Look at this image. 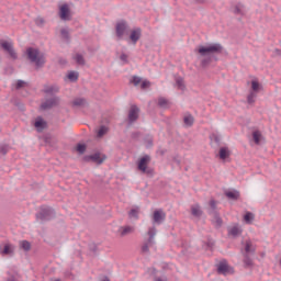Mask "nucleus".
I'll list each match as a JSON object with an SVG mask.
<instances>
[{"mask_svg": "<svg viewBox=\"0 0 281 281\" xmlns=\"http://www.w3.org/2000/svg\"><path fill=\"white\" fill-rule=\"evenodd\" d=\"M26 55L29 60H31V63H34V65H36V67H43V65H45V55H43V53L38 52V49L36 48H27L26 49Z\"/></svg>", "mask_w": 281, "mask_h": 281, "instance_id": "nucleus-1", "label": "nucleus"}, {"mask_svg": "<svg viewBox=\"0 0 281 281\" xmlns=\"http://www.w3.org/2000/svg\"><path fill=\"white\" fill-rule=\"evenodd\" d=\"M222 52L223 46H221V44H207L198 47V54H200V56H210V54H221Z\"/></svg>", "mask_w": 281, "mask_h": 281, "instance_id": "nucleus-2", "label": "nucleus"}, {"mask_svg": "<svg viewBox=\"0 0 281 281\" xmlns=\"http://www.w3.org/2000/svg\"><path fill=\"white\" fill-rule=\"evenodd\" d=\"M262 91V85H260V81L258 79H252L250 81V92L247 97L248 104H254L256 102V98H258V93Z\"/></svg>", "mask_w": 281, "mask_h": 281, "instance_id": "nucleus-3", "label": "nucleus"}, {"mask_svg": "<svg viewBox=\"0 0 281 281\" xmlns=\"http://www.w3.org/2000/svg\"><path fill=\"white\" fill-rule=\"evenodd\" d=\"M147 234H148L149 238H148V240L145 241V243L143 244V246H142V251H143L144 254L148 252L149 249H150V247H154V246H155V240H154V238H155V236H156V234H157V229H155V227H151V228L148 229V233H147Z\"/></svg>", "mask_w": 281, "mask_h": 281, "instance_id": "nucleus-4", "label": "nucleus"}, {"mask_svg": "<svg viewBox=\"0 0 281 281\" xmlns=\"http://www.w3.org/2000/svg\"><path fill=\"white\" fill-rule=\"evenodd\" d=\"M0 45H1L2 49H4V52H8L9 56L13 60H16L18 55H16V50H14V44L12 42L1 41Z\"/></svg>", "mask_w": 281, "mask_h": 281, "instance_id": "nucleus-5", "label": "nucleus"}, {"mask_svg": "<svg viewBox=\"0 0 281 281\" xmlns=\"http://www.w3.org/2000/svg\"><path fill=\"white\" fill-rule=\"evenodd\" d=\"M59 16L61 21H69V19H71V9L69 8V4L64 3L59 5Z\"/></svg>", "mask_w": 281, "mask_h": 281, "instance_id": "nucleus-6", "label": "nucleus"}, {"mask_svg": "<svg viewBox=\"0 0 281 281\" xmlns=\"http://www.w3.org/2000/svg\"><path fill=\"white\" fill-rule=\"evenodd\" d=\"M217 271L222 276H229V274L234 273V268L229 267V265H227V261L223 260L218 263Z\"/></svg>", "mask_w": 281, "mask_h": 281, "instance_id": "nucleus-7", "label": "nucleus"}, {"mask_svg": "<svg viewBox=\"0 0 281 281\" xmlns=\"http://www.w3.org/2000/svg\"><path fill=\"white\" fill-rule=\"evenodd\" d=\"M148 164H150V156H144L138 161V170L140 172L150 175V170H148Z\"/></svg>", "mask_w": 281, "mask_h": 281, "instance_id": "nucleus-8", "label": "nucleus"}, {"mask_svg": "<svg viewBox=\"0 0 281 281\" xmlns=\"http://www.w3.org/2000/svg\"><path fill=\"white\" fill-rule=\"evenodd\" d=\"M127 31L128 24L126 23V21H120L116 23V36H119V38H122Z\"/></svg>", "mask_w": 281, "mask_h": 281, "instance_id": "nucleus-9", "label": "nucleus"}, {"mask_svg": "<svg viewBox=\"0 0 281 281\" xmlns=\"http://www.w3.org/2000/svg\"><path fill=\"white\" fill-rule=\"evenodd\" d=\"M153 221L156 225H161V222L166 221V213L162 210L154 211Z\"/></svg>", "mask_w": 281, "mask_h": 281, "instance_id": "nucleus-10", "label": "nucleus"}, {"mask_svg": "<svg viewBox=\"0 0 281 281\" xmlns=\"http://www.w3.org/2000/svg\"><path fill=\"white\" fill-rule=\"evenodd\" d=\"M140 38H142V29L136 27L130 32V41H132L134 45H137V41H139Z\"/></svg>", "mask_w": 281, "mask_h": 281, "instance_id": "nucleus-11", "label": "nucleus"}, {"mask_svg": "<svg viewBox=\"0 0 281 281\" xmlns=\"http://www.w3.org/2000/svg\"><path fill=\"white\" fill-rule=\"evenodd\" d=\"M132 82L135 87H139L140 85V89H148L150 87V81L142 80L139 77H133Z\"/></svg>", "mask_w": 281, "mask_h": 281, "instance_id": "nucleus-12", "label": "nucleus"}, {"mask_svg": "<svg viewBox=\"0 0 281 281\" xmlns=\"http://www.w3.org/2000/svg\"><path fill=\"white\" fill-rule=\"evenodd\" d=\"M1 256H12L14 254V245L7 243L3 247H0Z\"/></svg>", "mask_w": 281, "mask_h": 281, "instance_id": "nucleus-13", "label": "nucleus"}, {"mask_svg": "<svg viewBox=\"0 0 281 281\" xmlns=\"http://www.w3.org/2000/svg\"><path fill=\"white\" fill-rule=\"evenodd\" d=\"M139 117V108L136 105H132L128 112V121L135 122Z\"/></svg>", "mask_w": 281, "mask_h": 281, "instance_id": "nucleus-14", "label": "nucleus"}, {"mask_svg": "<svg viewBox=\"0 0 281 281\" xmlns=\"http://www.w3.org/2000/svg\"><path fill=\"white\" fill-rule=\"evenodd\" d=\"M243 234V228H240V225L234 224L228 228V235L229 236H240Z\"/></svg>", "mask_w": 281, "mask_h": 281, "instance_id": "nucleus-15", "label": "nucleus"}, {"mask_svg": "<svg viewBox=\"0 0 281 281\" xmlns=\"http://www.w3.org/2000/svg\"><path fill=\"white\" fill-rule=\"evenodd\" d=\"M34 126L36 131L41 133V131H45V128L47 127V123L45 122V120H43V117H37L35 120Z\"/></svg>", "mask_w": 281, "mask_h": 281, "instance_id": "nucleus-16", "label": "nucleus"}, {"mask_svg": "<svg viewBox=\"0 0 281 281\" xmlns=\"http://www.w3.org/2000/svg\"><path fill=\"white\" fill-rule=\"evenodd\" d=\"M231 156H232V150H229V147L220 148V159H222V161H225V159H229Z\"/></svg>", "mask_w": 281, "mask_h": 281, "instance_id": "nucleus-17", "label": "nucleus"}, {"mask_svg": "<svg viewBox=\"0 0 281 281\" xmlns=\"http://www.w3.org/2000/svg\"><path fill=\"white\" fill-rule=\"evenodd\" d=\"M90 159L92 161H94V164H102V162L106 161V155L97 153V154L91 155Z\"/></svg>", "mask_w": 281, "mask_h": 281, "instance_id": "nucleus-18", "label": "nucleus"}, {"mask_svg": "<svg viewBox=\"0 0 281 281\" xmlns=\"http://www.w3.org/2000/svg\"><path fill=\"white\" fill-rule=\"evenodd\" d=\"M135 232V227L133 226H122L119 228L120 236H128V234H133Z\"/></svg>", "mask_w": 281, "mask_h": 281, "instance_id": "nucleus-19", "label": "nucleus"}, {"mask_svg": "<svg viewBox=\"0 0 281 281\" xmlns=\"http://www.w3.org/2000/svg\"><path fill=\"white\" fill-rule=\"evenodd\" d=\"M58 104V99L53 98L44 103H42L41 109L46 110V109H52V106H56Z\"/></svg>", "mask_w": 281, "mask_h": 281, "instance_id": "nucleus-20", "label": "nucleus"}, {"mask_svg": "<svg viewBox=\"0 0 281 281\" xmlns=\"http://www.w3.org/2000/svg\"><path fill=\"white\" fill-rule=\"evenodd\" d=\"M225 195L227 196V199H232L233 201H238L239 196H240V192L233 190V191H226Z\"/></svg>", "mask_w": 281, "mask_h": 281, "instance_id": "nucleus-21", "label": "nucleus"}, {"mask_svg": "<svg viewBox=\"0 0 281 281\" xmlns=\"http://www.w3.org/2000/svg\"><path fill=\"white\" fill-rule=\"evenodd\" d=\"M191 214L193 216H201V214H203V212L201 211V206L199 204L192 205L191 206Z\"/></svg>", "mask_w": 281, "mask_h": 281, "instance_id": "nucleus-22", "label": "nucleus"}, {"mask_svg": "<svg viewBox=\"0 0 281 281\" xmlns=\"http://www.w3.org/2000/svg\"><path fill=\"white\" fill-rule=\"evenodd\" d=\"M254 218L256 217L251 212H246V214L244 215V221L245 223H247V225H251V223H254Z\"/></svg>", "mask_w": 281, "mask_h": 281, "instance_id": "nucleus-23", "label": "nucleus"}, {"mask_svg": "<svg viewBox=\"0 0 281 281\" xmlns=\"http://www.w3.org/2000/svg\"><path fill=\"white\" fill-rule=\"evenodd\" d=\"M183 122L186 126H192L194 124V117L190 114L184 115Z\"/></svg>", "mask_w": 281, "mask_h": 281, "instance_id": "nucleus-24", "label": "nucleus"}, {"mask_svg": "<svg viewBox=\"0 0 281 281\" xmlns=\"http://www.w3.org/2000/svg\"><path fill=\"white\" fill-rule=\"evenodd\" d=\"M252 139H254L255 144H260V142L262 139V133H260V131H255L252 133Z\"/></svg>", "mask_w": 281, "mask_h": 281, "instance_id": "nucleus-25", "label": "nucleus"}, {"mask_svg": "<svg viewBox=\"0 0 281 281\" xmlns=\"http://www.w3.org/2000/svg\"><path fill=\"white\" fill-rule=\"evenodd\" d=\"M20 247L21 249H24V251H30V249H32V244L27 240H22L20 241Z\"/></svg>", "mask_w": 281, "mask_h": 281, "instance_id": "nucleus-26", "label": "nucleus"}, {"mask_svg": "<svg viewBox=\"0 0 281 281\" xmlns=\"http://www.w3.org/2000/svg\"><path fill=\"white\" fill-rule=\"evenodd\" d=\"M74 60L77 63V65H85V57H82L80 54H75Z\"/></svg>", "mask_w": 281, "mask_h": 281, "instance_id": "nucleus-27", "label": "nucleus"}, {"mask_svg": "<svg viewBox=\"0 0 281 281\" xmlns=\"http://www.w3.org/2000/svg\"><path fill=\"white\" fill-rule=\"evenodd\" d=\"M106 133H109V128H106V126H101L97 132V137H104Z\"/></svg>", "mask_w": 281, "mask_h": 281, "instance_id": "nucleus-28", "label": "nucleus"}, {"mask_svg": "<svg viewBox=\"0 0 281 281\" xmlns=\"http://www.w3.org/2000/svg\"><path fill=\"white\" fill-rule=\"evenodd\" d=\"M67 78L70 80V82H76V80H78V72L70 71L68 72Z\"/></svg>", "mask_w": 281, "mask_h": 281, "instance_id": "nucleus-29", "label": "nucleus"}, {"mask_svg": "<svg viewBox=\"0 0 281 281\" xmlns=\"http://www.w3.org/2000/svg\"><path fill=\"white\" fill-rule=\"evenodd\" d=\"M131 218H137L139 216V207H134L130 211Z\"/></svg>", "mask_w": 281, "mask_h": 281, "instance_id": "nucleus-30", "label": "nucleus"}, {"mask_svg": "<svg viewBox=\"0 0 281 281\" xmlns=\"http://www.w3.org/2000/svg\"><path fill=\"white\" fill-rule=\"evenodd\" d=\"M213 223L215 224V227H221L223 225V220H221V216L215 215L213 218Z\"/></svg>", "mask_w": 281, "mask_h": 281, "instance_id": "nucleus-31", "label": "nucleus"}, {"mask_svg": "<svg viewBox=\"0 0 281 281\" xmlns=\"http://www.w3.org/2000/svg\"><path fill=\"white\" fill-rule=\"evenodd\" d=\"M176 85H177L178 89H180L181 91H183V89H186V83L183 82V80L181 78H178L176 80Z\"/></svg>", "mask_w": 281, "mask_h": 281, "instance_id": "nucleus-32", "label": "nucleus"}, {"mask_svg": "<svg viewBox=\"0 0 281 281\" xmlns=\"http://www.w3.org/2000/svg\"><path fill=\"white\" fill-rule=\"evenodd\" d=\"M77 153H80V155H82V153H85V150H87V145L85 144H78L76 147Z\"/></svg>", "mask_w": 281, "mask_h": 281, "instance_id": "nucleus-33", "label": "nucleus"}, {"mask_svg": "<svg viewBox=\"0 0 281 281\" xmlns=\"http://www.w3.org/2000/svg\"><path fill=\"white\" fill-rule=\"evenodd\" d=\"M158 104H159V106H162L164 109H166V106H168V100H166L164 98H159Z\"/></svg>", "mask_w": 281, "mask_h": 281, "instance_id": "nucleus-34", "label": "nucleus"}, {"mask_svg": "<svg viewBox=\"0 0 281 281\" xmlns=\"http://www.w3.org/2000/svg\"><path fill=\"white\" fill-rule=\"evenodd\" d=\"M234 14H243V5H236L233 8Z\"/></svg>", "mask_w": 281, "mask_h": 281, "instance_id": "nucleus-35", "label": "nucleus"}, {"mask_svg": "<svg viewBox=\"0 0 281 281\" xmlns=\"http://www.w3.org/2000/svg\"><path fill=\"white\" fill-rule=\"evenodd\" d=\"M245 251L246 254H251V251H254V248H251V241L246 243Z\"/></svg>", "mask_w": 281, "mask_h": 281, "instance_id": "nucleus-36", "label": "nucleus"}, {"mask_svg": "<svg viewBox=\"0 0 281 281\" xmlns=\"http://www.w3.org/2000/svg\"><path fill=\"white\" fill-rule=\"evenodd\" d=\"M74 104L75 106H82L85 104V99H76Z\"/></svg>", "mask_w": 281, "mask_h": 281, "instance_id": "nucleus-37", "label": "nucleus"}, {"mask_svg": "<svg viewBox=\"0 0 281 281\" xmlns=\"http://www.w3.org/2000/svg\"><path fill=\"white\" fill-rule=\"evenodd\" d=\"M61 37L63 38H68L69 37V31H67V29H63L60 31Z\"/></svg>", "mask_w": 281, "mask_h": 281, "instance_id": "nucleus-38", "label": "nucleus"}, {"mask_svg": "<svg viewBox=\"0 0 281 281\" xmlns=\"http://www.w3.org/2000/svg\"><path fill=\"white\" fill-rule=\"evenodd\" d=\"M56 91H58V88L47 87V88L45 89V93H54V92H56Z\"/></svg>", "mask_w": 281, "mask_h": 281, "instance_id": "nucleus-39", "label": "nucleus"}, {"mask_svg": "<svg viewBox=\"0 0 281 281\" xmlns=\"http://www.w3.org/2000/svg\"><path fill=\"white\" fill-rule=\"evenodd\" d=\"M16 89H21V87H25V81L19 80L15 85Z\"/></svg>", "mask_w": 281, "mask_h": 281, "instance_id": "nucleus-40", "label": "nucleus"}, {"mask_svg": "<svg viewBox=\"0 0 281 281\" xmlns=\"http://www.w3.org/2000/svg\"><path fill=\"white\" fill-rule=\"evenodd\" d=\"M45 23V21L43 20V18H37L36 19V24L37 25H43Z\"/></svg>", "mask_w": 281, "mask_h": 281, "instance_id": "nucleus-41", "label": "nucleus"}, {"mask_svg": "<svg viewBox=\"0 0 281 281\" xmlns=\"http://www.w3.org/2000/svg\"><path fill=\"white\" fill-rule=\"evenodd\" d=\"M210 206L214 210V207H216V201L211 200L210 201Z\"/></svg>", "mask_w": 281, "mask_h": 281, "instance_id": "nucleus-42", "label": "nucleus"}, {"mask_svg": "<svg viewBox=\"0 0 281 281\" xmlns=\"http://www.w3.org/2000/svg\"><path fill=\"white\" fill-rule=\"evenodd\" d=\"M206 65H210V59H207V60H205V59L202 60V66H203V67H206Z\"/></svg>", "mask_w": 281, "mask_h": 281, "instance_id": "nucleus-43", "label": "nucleus"}, {"mask_svg": "<svg viewBox=\"0 0 281 281\" xmlns=\"http://www.w3.org/2000/svg\"><path fill=\"white\" fill-rule=\"evenodd\" d=\"M156 281H168L166 278H156Z\"/></svg>", "mask_w": 281, "mask_h": 281, "instance_id": "nucleus-44", "label": "nucleus"}, {"mask_svg": "<svg viewBox=\"0 0 281 281\" xmlns=\"http://www.w3.org/2000/svg\"><path fill=\"white\" fill-rule=\"evenodd\" d=\"M121 60H126V55H122Z\"/></svg>", "mask_w": 281, "mask_h": 281, "instance_id": "nucleus-45", "label": "nucleus"}, {"mask_svg": "<svg viewBox=\"0 0 281 281\" xmlns=\"http://www.w3.org/2000/svg\"><path fill=\"white\" fill-rule=\"evenodd\" d=\"M246 265H251V261L250 260L246 261Z\"/></svg>", "mask_w": 281, "mask_h": 281, "instance_id": "nucleus-46", "label": "nucleus"}, {"mask_svg": "<svg viewBox=\"0 0 281 281\" xmlns=\"http://www.w3.org/2000/svg\"><path fill=\"white\" fill-rule=\"evenodd\" d=\"M203 1H205V0H198L199 3H203Z\"/></svg>", "mask_w": 281, "mask_h": 281, "instance_id": "nucleus-47", "label": "nucleus"}, {"mask_svg": "<svg viewBox=\"0 0 281 281\" xmlns=\"http://www.w3.org/2000/svg\"><path fill=\"white\" fill-rule=\"evenodd\" d=\"M215 140H216V142H220V138H218V137H215Z\"/></svg>", "mask_w": 281, "mask_h": 281, "instance_id": "nucleus-48", "label": "nucleus"}, {"mask_svg": "<svg viewBox=\"0 0 281 281\" xmlns=\"http://www.w3.org/2000/svg\"><path fill=\"white\" fill-rule=\"evenodd\" d=\"M213 137H214V134L211 136V139H213Z\"/></svg>", "mask_w": 281, "mask_h": 281, "instance_id": "nucleus-49", "label": "nucleus"}]
</instances>
